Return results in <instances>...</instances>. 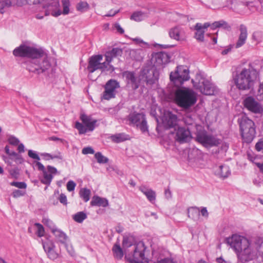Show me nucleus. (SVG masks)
Listing matches in <instances>:
<instances>
[{
  "instance_id": "f257e3e1",
  "label": "nucleus",
  "mask_w": 263,
  "mask_h": 263,
  "mask_svg": "<svg viewBox=\"0 0 263 263\" xmlns=\"http://www.w3.org/2000/svg\"><path fill=\"white\" fill-rule=\"evenodd\" d=\"M14 56L26 57L28 59L23 62L25 68L29 72L37 74H48L51 67L47 53L41 48H36L22 44L13 51Z\"/></svg>"
},
{
  "instance_id": "f03ea898",
  "label": "nucleus",
  "mask_w": 263,
  "mask_h": 263,
  "mask_svg": "<svg viewBox=\"0 0 263 263\" xmlns=\"http://www.w3.org/2000/svg\"><path fill=\"white\" fill-rule=\"evenodd\" d=\"M226 241L236 252H239L238 256L243 263H248L257 257L259 241L255 242L240 235H233L227 238Z\"/></svg>"
},
{
  "instance_id": "7ed1b4c3",
  "label": "nucleus",
  "mask_w": 263,
  "mask_h": 263,
  "mask_svg": "<svg viewBox=\"0 0 263 263\" xmlns=\"http://www.w3.org/2000/svg\"><path fill=\"white\" fill-rule=\"evenodd\" d=\"M257 75V71L253 68H244L236 72L234 77V84L239 91H251L253 89Z\"/></svg>"
},
{
  "instance_id": "20e7f679",
  "label": "nucleus",
  "mask_w": 263,
  "mask_h": 263,
  "mask_svg": "<svg viewBox=\"0 0 263 263\" xmlns=\"http://www.w3.org/2000/svg\"><path fill=\"white\" fill-rule=\"evenodd\" d=\"M122 245L125 249V258L127 261L130 263H137L139 261L147 262L144 255L146 247L143 242L133 245L128 241L127 238H124Z\"/></svg>"
},
{
  "instance_id": "39448f33",
  "label": "nucleus",
  "mask_w": 263,
  "mask_h": 263,
  "mask_svg": "<svg viewBox=\"0 0 263 263\" xmlns=\"http://www.w3.org/2000/svg\"><path fill=\"white\" fill-rule=\"evenodd\" d=\"M241 135L246 143H251L256 135V127L254 122L246 116H242L238 120Z\"/></svg>"
},
{
  "instance_id": "423d86ee",
  "label": "nucleus",
  "mask_w": 263,
  "mask_h": 263,
  "mask_svg": "<svg viewBox=\"0 0 263 263\" xmlns=\"http://www.w3.org/2000/svg\"><path fill=\"white\" fill-rule=\"evenodd\" d=\"M175 100L178 106L184 109H188L196 103L197 99L192 90L185 88L176 91Z\"/></svg>"
},
{
  "instance_id": "0eeeda50",
  "label": "nucleus",
  "mask_w": 263,
  "mask_h": 263,
  "mask_svg": "<svg viewBox=\"0 0 263 263\" xmlns=\"http://www.w3.org/2000/svg\"><path fill=\"white\" fill-rule=\"evenodd\" d=\"M103 60V55L101 54L95 55L89 59L87 70L89 73H93L95 71L100 69L102 71H114V67L106 62H101Z\"/></svg>"
},
{
  "instance_id": "6e6552de",
  "label": "nucleus",
  "mask_w": 263,
  "mask_h": 263,
  "mask_svg": "<svg viewBox=\"0 0 263 263\" xmlns=\"http://www.w3.org/2000/svg\"><path fill=\"white\" fill-rule=\"evenodd\" d=\"M170 78L174 85L179 87L184 81L189 80V70L183 66H178L174 72H172L170 73Z\"/></svg>"
},
{
  "instance_id": "1a4fd4ad",
  "label": "nucleus",
  "mask_w": 263,
  "mask_h": 263,
  "mask_svg": "<svg viewBox=\"0 0 263 263\" xmlns=\"http://www.w3.org/2000/svg\"><path fill=\"white\" fill-rule=\"evenodd\" d=\"M159 72L156 67L152 65L144 66L140 73V79L146 82L147 84H153L158 80Z\"/></svg>"
},
{
  "instance_id": "9d476101",
  "label": "nucleus",
  "mask_w": 263,
  "mask_h": 263,
  "mask_svg": "<svg viewBox=\"0 0 263 263\" xmlns=\"http://www.w3.org/2000/svg\"><path fill=\"white\" fill-rule=\"evenodd\" d=\"M196 139L203 146L206 147L218 146L220 144V140L211 135L208 134L205 130L198 131Z\"/></svg>"
},
{
  "instance_id": "9b49d317",
  "label": "nucleus",
  "mask_w": 263,
  "mask_h": 263,
  "mask_svg": "<svg viewBox=\"0 0 263 263\" xmlns=\"http://www.w3.org/2000/svg\"><path fill=\"white\" fill-rule=\"evenodd\" d=\"M35 166L39 171L43 172V178L41 182L45 184L49 185L53 178L52 174H55L57 173V168L50 165H48L46 170L44 166L39 161L35 162Z\"/></svg>"
},
{
  "instance_id": "f8f14e48",
  "label": "nucleus",
  "mask_w": 263,
  "mask_h": 263,
  "mask_svg": "<svg viewBox=\"0 0 263 263\" xmlns=\"http://www.w3.org/2000/svg\"><path fill=\"white\" fill-rule=\"evenodd\" d=\"M194 87L198 89L200 92L205 95H212L214 94L215 87L208 80L201 79L198 82L192 80Z\"/></svg>"
},
{
  "instance_id": "ddd939ff",
  "label": "nucleus",
  "mask_w": 263,
  "mask_h": 263,
  "mask_svg": "<svg viewBox=\"0 0 263 263\" xmlns=\"http://www.w3.org/2000/svg\"><path fill=\"white\" fill-rule=\"evenodd\" d=\"M244 106L251 112L254 114H261L263 107L257 100L254 97L249 96L243 100Z\"/></svg>"
},
{
  "instance_id": "4468645a",
  "label": "nucleus",
  "mask_w": 263,
  "mask_h": 263,
  "mask_svg": "<svg viewBox=\"0 0 263 263\" xmlns=\"http://www.w3.org/2000/svg\"><path fill=\"white\" fill-rule=\"evenodd\" d=\"M120 87L119 83L115 80H109L105 86V91L103 92V99L109 100L116 96V89Z\"/></svg>"
},
{
  "instance_id": "2eb2a0df",
  "label": "nucleus",
  "mask_w": 263,
  "mask_h": 263,
  "mask_svg": "<svg viewBox=\"0 0 263 263\" xmlns=\"http://www.w3.org/2000/svg\"><path fill=\"white\" fill-rule=\"evenodd\" d=\"M130 121L139 128L142 132L148 130L145 116L143 114H134L130 115Z\"/></svg>"
},
{
  "instance_id": "dca6fc26",
  "label": "nucleus",
  "mask_w": 263,
  "mask_h": 263,
  "mask_svg": "<svg viewBox=\"0 0 263 263\" xmlns=\"http://www.w3.org/2000/svg\"><path fill=\"white\" fill-rule=\"evenodd\" d=\"M123 76L126 79L127 86L131 87L133 90L138 88L141 80L135 76L134 72L126 71L123 72Z\"/></svg>"
},
{
  "instance_id": "f3484780",
  "label": "nucleus",
  "mask_w": 263,
  "mask_h": 263,
  "mask_svg": "<svg viewBox=\"0 0 263 263\" xmlns=\"http://www.w3.org/2000/svg\"><path fill=\"white\" fill-rule=\"evenodd\" d=\"M170 57L167 53L163 51L158 52L153 55L152 60L155 67L162 66L170 62Z\"/></svg>"
},
{
  "instance_id": "a211bd4d",
  "label": "nucleus",
  "mask_w": 263,
  "mask_h": 263,
  "mask_svg": "<svg viewBox=\"0 0 263 263\" xmlns=\"http://www.w3.org/2000/svg\"><path fill=\"white\" fill-rule=\"evenodd\" d=\"M29 4H37L43 3V7L48 8V11H53L59 7V0H26Z\"/></svg>"
},
{
  "instance_id": "6ab92c4d",
  "label": "nucleus",
  "mask_w": 263,
  "mask_h": 263,
  "mask_svg": "<svg viewBox=\"0 0 263 263\" xmlns=\"http://www.w3.org/2000/svg\"><path fill=\"white\" fill-rule=\"evenodd\" d=\"M163 125L167 128L175 127L177 124V116L169 111H165L162 118Z\"/></svg>"
},
{
  "instance_id": "aec40b11",
  "label": "nucleus",
  "mask_w": 263,
  "mask_h": 263,
  "mask_svg": "<svg viewBox=\"0 0 263 263\" xmlns=\"http://www.w3.org/2000/svg\"><path fill=\"white\" fill-rule=\"evenodd\" d=\"M191 138L190 131L188 128L178 127L176 134V140L180 143L188 141Z\"/></svg>"
},
{
  "instance_id": "412c9836",
  "label": "nucleus",
  "mask_w": 263,
  "mask_h": 263,
  "mask_svg": "<svg viewBox=\"0 0 263 263\" xmlns=\"http://www.w3.org/2000/svg\"><path fill=\"white\" fill-rule=\"evenodd\" d=\"M169 35L171 39L177 41L184 40L185 39L184 31L179 26H176L171 28L169 31Z\"/></svg>"
},
{
  "instance_id": "4be33fe9",
  "label": "nucleus",
  "mask_w": 263,
  "mask_h": 263,
  "mask_svg": "<svg viewBox=\"0 0 263 263\" xmlns=\"http://www.w3.org/2000/svg\"><path fill=\"white\" fill-rule=\"evenodd\" d=\"M240 34L238 41L236 43L235 47L238 48L241 47L246 43L247 36L248 31L247 28L245 25L241 24L239 26Z\"/></svg>"
},
{
  "instance_id": "5701e85b",
  "label": "nucleus",
  "mask_w": 263,
  "mask_h": 263,
  "mask_svg": "<svg viewBox=\"0 0 263 263\" xmlns=\"http://www.w3.org/2000/svg\"><path fill=\"white\" fill-rule=\"evenodd\" d=\"M122 53V49L119 48H113L111 50L106 51L105 54L106 63L110 64L114 58L121 57Z\"/></svg>"
},
{
  "instance_id": "b1692460",
  "label": "nucleus",
  "mask_w": 263,
  "mask_h": 263,
  "mask_svg": "<svg viewBox=\"0 0 263 263\" xmlns=\"http://www.w3.org/2000/svg\"><path fill=\"white\" fill-rule=\"evenodd\" d=\"M43 248L46 252L48 257L52 260L57 259L59 254L55 250V247L52 243H45L43 245Z\"/></svg>"
},
{
  "instance_id": "393cba45",
  "label": "nucleus",
  "mask_w": 263,
  "mask_h": 263,
  "mask_svg": "<svg viewBox=\"0 0 263 263\" xmlns=\"http://www.w3.org/2000/svg\"><path fill=\"white\" fill-rule=\"evenodd\" d=\"M139 190L144 194L147 199L152 203L156 200V193L145 185H141L139 187Z\"/></svg>"
},
{
  "instance_id": "a878e982",
  "label": "nucleus",
  "mask_w": 263,
  "mask_h": 263,
  "mask_svg": "<svg viewBox=\"0 0 263 263\" xmlns=\"http://www.w3.org/2000/svg\"><path fill=\"white\" fill-rule=\"evenodd\" d=\"M81 120L89 131H92L94 129L95 124L97 122L96 120H92L90 116L85 114L81 115Z\"/></svg>"
},
{
  "instance_id": "bb28decb",
  "label": "nucleus",
  "mask_w": 263,
  "mask_h": 263,
  "mask_svg": "<svg viewBox=\"0 0 263 263\" xmlns=\"http://www.w3.org/2000/svg\"><path fill=\"white\" fill-rule=\"evenodd\" d=\"M215 173L220 178H226L230 174V171L228 166L221 165L216 168Z\"/></svg>"
},
{
  "instance_id": "cd10ccee",
  "label": "nucleus",
  "mask_w": 263,
  "mask_h": 263,
  "mask_svg": "<svg viewBox=\"0 0 263 263\" xmlns=\"http://www.w3.org/2000/svg\"><path fill=\"white\" fill-rule=\"evenodd\" d=\"M90 204L91 206L106 207L108 205V201L105 198H101L98 196H94L90 202Z\"/></svg>"
},
{
  "instance_id": "c85d7f7f",
  "label": "nucleus",
  "mask_w": 263,
  "mask_h": 263,
  "mask_svg": "<svg viewBox=\"0 0 263 263\" xmlns=\"http://www.w3.org/2000/svg\"><path fill=\"white\" fill-rule=\"evenodd\" d=\"M227 3V7L230 9L238 13L241 12L242 8L245 7V6L242 3H237L235 0H229Z\"/></svg>"
},
{
  "instance_id": "c756f323",
  "label": "nucleus",
  "mask_w": 263,
  "mask_h": 263,
  "mask_svg": "<svg viewBox=\"0 0 263 263\" xmlns=\"http://www.w3.org/2000/svg\"><path fill=\"white\" fill-rule=\"evenodd\" d=\"M148 17L147 13L141 11L133 12L130 17L131 20L135 22H141Z\"/></svg>"
},
{
  "instance_id": "7c9ffc66",
  "label": "nucleus",
  "mask_w": 263,
  "mask_h": 263,
  "mask_svg": "<svg viewBox=\"0 0 263 263\" xmlns=\"http://www.w3.org/2000/svg\"><path fill=\"white\" fill-rule=\"evenodd\" d=\"M201 27V23H197L195 26V29L196 30L195 37L198 41L202 42L204 40L205 30H202Z\"/></svg>"
},
{
  "instance_id": "2f4dec72",
  "label": "nucleus",
  "mask_w": 263,
  "mask_h": 263,
  "mask_svg": "<svg viewBox=\"0 0 263 263\" xmlns=\"http://www.w3.org/2000/svg\"><path fill=\"white\" fill-rule=\"evenodd\" d=\"M51 232L59 241L63 243L65 242L67 236L64 232L56 228H52Z\"/></svg>"
},
{
  "instance_id": "473e14b6",
  "label": "nucleus",
  "mask_w": 263,
  "mask_h": 263,
  "mask_svg": "<svg viewBox=\"0 0 263 263\" xmlns=\"http://www.w3.org/2000/svg\"><path fill=\"white\" fill-rule=\"evenodd\" d=\"M110 139L115 143H120L127 140L128 136L124 133H119L111 136Z\"/></svg>"
},
{
  "instance_id": "72a5a7b5",
  "label": "nucleus",
  "mask_w": 263,
  "mask_h": 263,
  "mask_svg": "<svg viewBox=\"0 0 263 263\" xmlns=\"http://www.w3.org/2000/svg\"><path fill=\"white\" fill-rule=\"evenodd\" d=\"M219 27H222L228 30H229L231 28V26L228 24V23L223 20L215 22L211 25V28L213 29Z\"/></svg>"
},
{
  "instance_id": "f704fd0d",
  "label": "nucleus",
  "mask_w": 263,
  "mask_h": 263,
  "mask_svg": "<svg viewBox=\"0 0 263 263\" xmlns=\"http://www.w3.org/2000/svg\"><path fill=\"white\" fill-rule=\"evenodd\" d=\"M80 197L85 201L87 202L90 199L91 191L86 188H82L79 192Z\"/></svg>"
},
{
  "instance_id": "c9c22d12",
  "label": "nucleus",
  "mask_w": 263,
  "mask_h": 263,
  "mask_svg": "<svg viewBox=\"0 0 263 263\" xmlns=\"http://www.w3.org/2000/svg\"><path fill=\"white\" fill-rule=\"evenodd\" d=\"M114 256L118 259H121L123 256V252L119 245L115 244L112 248Z\"/></svg>"
},
{
  "instance_id": "e433bc0d",
  "label": "nucleus",
  "mask_w": 263,
  "mask_h": 263,
  "mask_svg": "<svg viewBox=\"0 0 263 263\" xmlns=\"http://www.w3.org/2000/svg\"><path fill=\"white\" fill-rule=\"evenodd\" d=\"M200 215V211L197 208L192 207L188 209V216L192 219L198 217Z\"/></svg>"
},
{
  "instance_id": "4c0bfd02",
  "label": "nucleus",
  "mask_w": 263,
  "mask_h": 263,
  "mask_svg": "<svg viewBox=\"0 0 263 263\" xmlns=\"http://www.w3.org/2000/svg\"><path fill=\"white\" fill-rule=\"evenodd\" d=\"M11 0H0V12L3 14L5 10L10 7L12 5Z\"/></svg>"
},
{
  "instance_id": "58836bf2",
  "label": "nucleus",
  "mask_w": 263,
  "mask_h": 263,
  "mask_svg": "<svg viewBox=\"0 0 263 263\" xmlns=\"http://www.w3.org/2000/svg\"><path fill=\"white\" fill-rule=\"evenodd\" d=\"M87 218L86 214L83 212H79L74 214L73 219L77 222L81 223Z\"/></svg>"
},
{
  "instance_id": "ea45409f",
  "label": "nucleus",
  "mask_w": 263,
  "mask_h": 263,
  "mask_svg": "<svg viewBox=\"0 0 263 263\" xmlns=\"http://www.w3.org/2000/svg\"><path fill=\"white\" fill-rule=\"evenodd\" d=\"M88 4L86 2H81L77 5V9L81 12H85L89 9Z\"/></svg>"
},
{
  "instance_id": "a19ab883",
  "label": "nucleus",
  "mask_w": 263,
  "mask_h": 263,
  "mask_svg": "<svg viewBox=\"0 0 263 263\" xmlns=\"http://www.w3.org/2000/svg\"><path fill=\"white\" fill-rule=\"evenodd\" d=\"M95 157L97 162L99 163H107L108 162V159L104 156L101 153L97 152L95 154Z\"/></svg>"
},
{
  "instance_id": "79ce46f5",
  "label": "nucleus",
  "mask_w": 263,
  "mask_h": 263,
  "mask_svg": "<svg viewBox=\"0 0 263 263\" xmlns=\"http://www.w3.org/2000/svg\"><path fill=\"white\" fill-rule=\"evenodd\" d=\"M75 127L79 130L80 134H85L88 130L86 126L85 127L82 123L79 122H77L76 123Z\"/></svg>"
},
{
  "instance_id": "37998d69",
  "label": "nucleus",
  "mask_w": 263,
  "mask_h": 263,
  "mask_svg": "<svg viewBox=\"0 0 263 263\" xmlns=\"http://www.w3.org/2000/svg\"><path fill=\"white\" fill-rule=\"evenodd\" d=\"M8 142L12 145L16 146L20 143V140L18 138L14 136L10 135L8 138Z\"/></svg>"
},
{
  "instance_id": "c03bdc74",
  "label": "nucleus",
  "mask_w": 263,
  "mask_h": 263,
  "mask_svg": "<svg viewBox=\"0 0 263 263\" xmlns=\"http://www.w3.org/2000/svg\"><path fill=\"white\" fill-rule=\"evenodd\" d=\"M61 2L63 7V13L64 14H67L69 11V0H61Z\"/></svg>"
},
{
  "instance_id": "a18cd8bd",
  "label": "nucleus",
  "mask_w": 263,
  "mask_h": 263,
  "mask_svg": "<svg viewBox=\"0 0 263 263\" xmlns=\"http://www.w3.org/2000/svg\"><path fill=\"white\" fill-rule=\"evenodd\" d=\"M10 185L21 189H25L27 187V184L24 182L13 181L10 183Z\"/></svg>"
},
{
  "instance_id": "49530a36",
  "label": "nucleus",
  "mask_w": 263,
  "mask_h": 263,
  "mask_svg": "<svg viewBox=\"0 0 263 263\" xmlns=\"http://www.w3.org/2000/svg\"><path fill=\"white\" fill-rule=\"evenodd\" d=\"M258 249V259L260 261L259 258H260L261 261L263 262V241H259Z\"/></svg>"
},
{
  "instance_id": "de8ad7c7",
  "label": "nucleus",
  "mask_w": 263,
  "mask_h": 263,
  "mask_svg": "<svg viewBox=\"0 0 263 263\" xmlns=\"http://www.w3.org/2000/svg\"><path fill=\"white\" fill-rule=\"evenodd\" d=\"M9 173L12 178L17 179L20 174L19 170L17 167L12 168L9 170Z\"/></svg>"
},
{
  "instance_id": "09e8293b",
  "label": "nucleus",
  "mask_w": 263,
  "mask_h": 263,
  "mask_svg": "<svg viewBox=\"0 0 263 263\" xmlns=\"http://www.w3.org/2000/svg\"><path fill=\"white\" fill-rule=\"evenodd\" d=\"M36 227H37V233L39 237H42L44 235V229L43 226L39 223H36L35 224Z\"/></svg>"
},
{
  "instance_id": "8fccbe9b",
  "label": "nucleus",
  "mask_w": 263,
  "mask_h": 263,
  "mask_svg": "<svg viewBox=\"0 0 263 263\" xmlns=\"http://www.w3.org/2000/svg\"><path fill=\"white\" fill-rule=\"evenodd\" d=\"M25 194V191L19 190H15L12 192V196L14 198H18L21 196H23Z\"/></svg>"
},
{
  "instance_id": "3c124183",
  "label": "nucleus",
  "mask_w": 263,
  "mask_h": 263,
  "mask_svg": "<svg viewBox=\"0 0 263 263\" xmlns=\"http://www.w3.org/2000/svg\"><path fill=\"white\" fill-rule=\"evenodd\" d=\"M82 153L84 155L93 154L95 151L91 147H85L82 149Z\"/></svg>"
},
{
  "instance_id": "603ef678",
  "label": "nucleus",
  "mask_w": 263,
  "mask_h": 263,
  "mask_svg": "<svg viewBox=\"0 0 263 263\" xmlns=\"http://www.w3.org/2000/svg\"><path fill=\"white\" fill-rule=\"evenodd\" d=\"M76 186V183L72 181H69L67 183V189L69 192L73 191Z\"/></svg>"
},
{
  "instance_id": "864d4df0",
  "label": "nucleus",
  "mask_w": 263,
  "mask_h": 263,
  "mask_svg": "<svg viewBox=\"0 0 263 263\" xmlns=\"http://www.w3.org/2000/svg\"><path fill=\"white\" fill-rule=\"evenodd\" d=\"M28 154L29 157L32 159H35L37 160H40V158L39 156V155L35 152L33 151L32 150H29Z\"/></svg>"
},
{
  "instance_id": "5fc2aeb1",
  "label": "nucleus",
  "mask_w": 263,
  "mask_h": 263,
  "mask_svg": "<svg viewBox=\"0 0 263 263\" xmlns=\"http://www.w3.org/2000/svg\"><path fill=\"white\" fill-rule=\"evenodd\" d=\"M255 148L258 152L263 153V139H260L255 145Z\"/></svg>"
},
{
  "instance_id": "6e6d98bb",
  "label": "nucleus",
  "mask_w": 263,
  "mask_h": 263,
  "mask_svg": "<svg viewBox=\"0 0 263 263\" xmlns=\"http://www.w3.org/2000/svg\"><path fill=\"white\" fill-rule=\"evenodd\" d=\"M43 222L45 224L47 225L52 230V228H55L53 223L51 220L49 219L44 218L43 219Z\"/></svg>"
},
{
  "instance_id": "4d7b16f0",
  "label": "nucleus",
  "mask_w": 263,
  "mask_h": 263,
  "mask_svg": "<svg viewBox=\"0 0 263 263\" xmlns=\"http://www.w3.org/2000/svg\"><path fill=\"white\" fill-rule=\"evenodd\" d=\"M59 199L61 203H63L64 205L67 204V197L64 194H61L60 195Z\"/></svg>"
},
{
  "instance_id": "13d9d810",
  "label": "nucleus",
  "mask_w": 263,
  "mask_h": 263,
  "mask_svg": "<svg viewBox=\"0 0 263 263\" xmlns=\"http://www.w3.org/2000/svg\"><path fill=\"white\" fill-rule=\"evenodd\" d=\"M9 157L12 158L13 159L18 160L21 158V156L17 154L14 151H11Z\"/></svg>"
},
{
  "instance_id": "bf43d9fd",
  "label": "nucleus",
  "mask_w": 263,
  "mask_h": 263,
  "mask_svg": "<svg viewBox=\"0 0 263 263\" xmlns=\"http://www.w3.org/2000/svg\"><path fill=\"white\" fill-rule=\"evenodd\" d=\"M156 263H175L171 258H165L157 261Z\"/></svg>"
},
{
  "instance_id": "052dcab7",
  "label": "nucleus",
  "mask_w": 263,
  "mask_h": 263,
  "mask_svg": "<svg viewBox=\"0 0 263 263\" xmlns=\"http://www.w3.org/2000/svg\"><path fill=\"white\" fill-rule=\"evenodd\" d=\"M3 160L7 164L9 165H11L12 164V160L13 159L12 158H10V157H7L6 156L3 155L2 156Z\"/></svg>"
},
{
  "instance_id": "680f3d73",
  "label": "nucleus",
  "mask_w": 263,
  "mask_h": 263,
  "mask_svg": "<svg viewBox=\"0 0 263 263\" xmlns=\"http://www.w3.org/2000/svg\"><path fill=\"white\" fill-rule=\"evenodd\" d=\"M115 28L120 34H123L124 32V29L118 23H116V24H115Z\"/></svg>"
},
{
  "instance_id": "e2e57ef3",
  "label": "nucleus",
  "mask_w": 263,
  "mask_h": 263,
  "mask_svg": "<svg viewBox=\"0 0 263 263\" xmlns=\"http://www.w3.org/2000/svg\"><path fill=\"white\" fill-rule=\"evenodd\" d=\"M42 155L44 156H49V157L51 159H54V158H59V159H62V158L61 156H57V155L52 156L50 154H48V153L42 154Z\"/></svg>"
},
{
  "instance_id": "0e129e2a",
  "label": "nucleus",
  "mask_w": 263,
  "mask_h": 263,
  "mask_svg": "<svg viewBox=\"0 0 263 263\" xmlns=\"http://www.w3.org/2000/svg\"><path fill=\"white\" fill-rule=\"evenodd\" d=\"M200 212H201V215L203 216H204V217H208V216L209 213L208 212V211H207L206 208H203L201 210Z\"/></svg>"
},
{
  "instance_id": "69168bd1",
  "label": "nucleus",
  "mask_w": 263,
  "mask_h": 263,
  "mask_svg": "<svg viewBox=\"0 0 263 263\" xmlns=\"http://www.w3.org/2000/svg\"><path fill=\"white\" fill-rule=\"evenodd\" d=\"M17 149L19 153H23L24 152V145L22 143H19L18 145Z\"/></svg>"
},
{
  "instance_id": "338daca9",
  "label": "nucleus",
  "mask_w": 263,
  "mask_h": 263,
  "mask_svg": "<svg viewBox=\"0 0 263 263\" xmlns=\"http://www.w3.org/2000/svg\"><path fill=\"white\" fill-rule=\"evenodd\" d=\"M216 261L217 263H230L229 261L224 260L221 257L217 258Z\"/></svg>"
},
{
  "instance_id": "774afa93",
  "label": "nucleus",
  "mask_w": 263,
  "mask_h": 263,
  "mask_svg": "<svg viewBox=\"0 0 263 263\" xmlns=\"http://www.w3.org/2000/svg\"><path fill=\"white\" fill-rule=\"evenodd\" d=\"M258 91L260 95H263V82L260 84Z\"/></svg>"
}]
</instances>
